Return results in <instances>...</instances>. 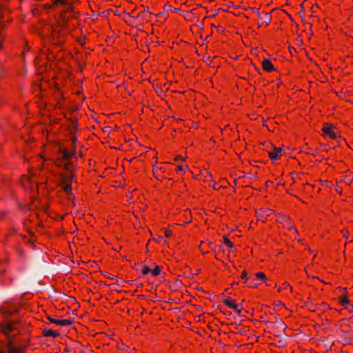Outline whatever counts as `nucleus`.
<instances>
[{
  "label": "nucleus",
  "instance_id": "2eb2a0df",
  "mask_svg": "<svg viewBox=\"0 0 353 353\" xmlns=\"http://www.w3.org/2000/svg\"><path fill=\"white\" fill-rule=\"evenodd\" d=\"M338 301L339 304L343 306L344 309L349 310L350 312H353V304H350V300L347 294H344L339 296Z\"/></svg>",
  "mask_w": 353,
  "mask_h": 353
},
{
  "label": "nucleus",
  "instance_id": "9d476101",
  "mask_svg": "<svg viewBox=\"0 0 353 353\" xmlns=\"http://www.w3.org/2000/svg\"><path fill=\"white\" fill-rule=\"evenodd\" d=\"M152 172L154 176L160 181L166 179L165 176L166 168L163 163L153 165Z\"/></svg>",
  "mask_w": 353,
  "mask_h": 353
},
{
  "label": "nucleus",
  "instance_id": "dca6fc26",
  "mask_svg": "<svg viewBox=\"0 0 353 353\" xmlns=\"http://www.w3.org/2000/svg\"><path fill=\"white\" fill-rule=\"evenodd\" d=\"M47 319L50 323L55 324L57 325L69 326L73 323V321L70 319L59 320L52 316H48Z\"/></svg>",
  "mask_w": 353,
  "mask_h": 353
},
{
  "label": "nucleus",
  "instance_id": "39448f33",
  "mask_svg": "<svg viewBox=\"0 0 353 353\" xmlns=\"http://www.w3.org/2000/svg\"><path fill=\"white\" fill-rule=\"evenodd\" d=\"M37 174V170L31 168L28 173L23 175L21 179V183L26 190L37 191L39 184H43L46 179H39Z\"/></svg>",
  "mask_w": 353,
  "mask_h": 353
},
{
  "label": "nucleus",
  "instance_id": "ddd939ff",
  "mask_svg": "<svg viewBox=\"0 0 353 353\" xmlns=\"http://www.w3.org/2000/svg\"><path fill=\"white\" fill-rule=\"evenodd\" d=\"M339 183H344L345 185L350 186L353 183V171L347 170L341 173Z\"/></svg>",
  "mask_w": 353,
  "mask_h": 353
},
{
  "label": "nucleus",
  "instance_id": "393cba45",
  "mask_svg": "<svg viewBox=\"0 0 353 353\" xmlns=\"http://www.w3.org/2000/svg\"><path fill=\"white\" fill-rule=\"evenodd\" d=\"M206 245H208V246H210V248H212L211 247V245H210V244H209V243H205V242L202 241V242H201V245H200V247H199V248H200L201 252H202V254H206V253H208V252H209V250H208L205 248V246H206Z\"/></svg>",
  "mask_w": 353,
  "mask_h": 353
},
{
  "label": "nucleus",
  "instance_id": "412c9836",
  "mask_svg": "<svg viewBox=\"0 0 353 353\" xmlns=\"http://www.w3.org/2000/svg\"><path fill=\"white\" fill-rule=\"evenodd\" d=\"M223 242L228 248V252H232L234 249V243L225 235L223 237Z\"/></svg>",
  "mask_w": 353,
  "mask_h": 353
},
{
  "label": "nucleus",
  "instance_id": "a19ab883",
  "mask_svg": "<svg viewBox=\"0 0 353 353\" xmlns=\"http://www.w3.org/2000/svg\"><path fill=\"white\" fill-rule=\"evenodd\" d=\"M2 42L0 41V48H1Z\"/></svg>",
  "mask_w": 353,
  "mask_h": 353
},
{
  "label": "nucleus",
  "instance_id": "4c0bfd02",
  "mask_svg": "<svg viewBox=\"0 0 353 353\" xmlns=\"http://www.w3.org/2000/svg\"><path fill=\"white\" fill-rule=\"evenodd\" d=\"M71 133H74L75 130H77V126L75 124H73L72 125V130L71 129Z\"/></svg>",
  "mask_w": 353,
  "mask_h": 353
},
{
  "label": "nucleus",
  "instance_id": "ea45409f",
  "mask_svg": "<svg viewBox=\"0 0 353 353\" xmlns=\"http://www.w3.org/2000/svg\"><path fill=\"white\" fill-rule=\"evenodd\" d=\"M331 182H328V181H325V185H327V187H330V183Z\"/></svg>",
  "mask_w": 353,
  "mask_h": 353
},
{
  "label": "nucleus",
  "instance_id": "7c9ffc66",
  "mask_svg": "<svg viewBox=\"0 0 353 353\" xmlns=\"http://www.w3.org/2000/svg\"><path fill=\"white\" fill-rule=\"evenodd\" d=\"M21 139L26 142V143H31L34 141V138L31 137L30 135H28L27 138L22 136Z\"/></svg>",
  "mask_w": 353,
  "mask_h": 353
},
{
  "label": "nucleus",
  "instance_id": "7ed1b4c3",
  "mask_svg": "<svg viewBox=\"0 0 353 353\" xmlns=\"http://www.w3.org/2000/svg\"><path fill=\"white\" fill-rule=\"evenodd\" d=\"M79 14L74 7L63 9L56 17V23L52 26L51 36L54 42H61V38L64 36L69 28L70 20L77 18Z\"/></svg>",
  "mask_w": 353,
  "mask_h": 353
},
{
  "label": "nucleus",
  "instance_id": "f704fd0d",
  "mask_svg": "<svg viewBox=\"0 0 353 353\" xmlns=\"http://www.w3.org/2000/svg\"><path fill=\"white\" fill-rule=\"evenodd\" d=\"M77 139V137L72 135L71 139H72V148H74V149H75V144H76Z\"/></svg>",
  "mask_w": 353,
  "mask_h": 353
},
{
  "label": "nucleus",
  "instance_id": "9b49d317",
  "mask_svg": "<svg viewBox=\"0 0 353 353\" xmlns=\"http://www.w3.org/2000/svg\"><path fill=\"white\" fill-rule=\"evenodd\" d=\"M273 210L269 208H261L259 210H256L255 216L256 218L257 221H260L263 223L267 221L268 217L273 213Z\"/></svg>",
  "mask_w": 353,
  "mask_h": 353
},
{
  "label": "nucleus",
  "instance_id": "aec40b11",
  "mask_svg": "<svg viewBox=\"0 0 353 353\" xmlns=\"http://www.w3.org/2000/svg\"><path fill=\"white\" fill-rule=\"evenodd\" d=\"M43 335L46 337L52 336L53 338H57L59 336V332L51 329H45L43 331Z\"/></svg>",
  "mask_w": 353,
  "mask_h": 353
},
{
  "label": "nucleus",
  "instance_id": "bb28decb",
  "mask_svg": "<svg viewBox=\"0 0 353 353\" xmlns=\"http://www.w3.org/2000/svg\"><path fill=\"white\" fill-rule=\"evenodd\" d=\"M188 158V156L187 154H185V156H182V155H176L174 158V161L175 162H180V161H185L186 160V159Z\"/></svg>",
  "mask_w": 353,
  "mask_h": 353
},
{
  "label": "nucleus",
  "instance_id": "58836bf2",
  "mask_svg": "<svg viewBox=\"0 0 353 353\" xmlns=\"http://www.w3.org/2000/svg\"><path fill=\"white\" fill-rule=\"evenodd\" d=\"M256 223L254 221H252L250 223V228H253L254 225H255Z\"/></svg>",
  "mask_w": 353,
  "mask_h": 353
},
{
  "label": "nucleus",
  "instance_id": "79ce46f5",
  "mask_svg": "<svg viewBox=\"0 0 353 353\" xmlns=\"http://www.w3.org/2000/svg\"><path fill=\"white\" fill-rule=\"evenodd\" d=\"M264 14H265V16H267V17L268 16V13L265 12Z\"/></svg>",
  "mask_w": 353,
  "mask_h": 353
},
{
  "label": "nucleus",
  "instance_id": "4be33fe9",
  "mask_svg": "<svg viewBox=\"0 0 353 353\" xmlns=\"http://www.w3.org/2000/svg\"><path fill=\"white\" fill-rule=\"evenodd\" d=\"M213 251L214 252V256L216 259L221 261V254L220 253L223 252L224 249L221 245H216L214 246Z\"/></svg>",
  "mask_w": 353,
  "mask_h": 353
},
{
  "label": "nucleus",
  "instance_id": "f8f14e48",
  "mask_svg": "<svg viewBox=\"0 0 353 353\" xmlns=\"http://www.w3.org/2000/svg\"><path fill=\"white\" fill-rule=\"evenodd\" d=\"M223 304L228 307L232 309L238 314H241L242 308L240 305L237 303L236 300L233 299L230 296H227L223 301Z\"/></svg>",
  "mask_w": 353,
  "mask_h": 353
},
{
  "label": "nucleus",
  "instance_id": "473e14b6",
  "mask_svg": "<svg viewBox=\"0 0 353 353\" xmlns=\"http://www.w3.org/2000/svg\"><path fill=\"white\" fill-rule=\"evenodd\" d=\"M247 274H248L247 271L246 270H243V272L241 274V279L242 280H245V283H246L247 279H248V277L247 276Z\"/></svg>",
  "mask_w": 353,
  "mask_h": 353
},
{
  "label": "nucleus",
  "instance_id": "6e6552de",
  "mask_svg": "<svg viewBox=\"0 0 353 353\" xmlns=\"http://www.w3.org/2000/svg\"><path fill=\"white\" fill-rule=\"evenodd\" d=\"M276 221L278 223L281 224L282 227L287 228L288 230H293L296 234H298V230L288 216L283 214H277Z\"/></svg>",
  "mask_w": 353,
  "mask_h": 353
},
{
  "label": "nucleus",
  "instance_id": "b1692460",
  "mask_svg": "<svg viewBox=\"0 0 353 353\" xmlns=\"http://www.w3.org/2000/svg\"><path fill=\"white\" fill-rule=\"evenodd\" d=\"M187 169H188L187 164L178 165L175 168V171L176 172H184Z\"/></svg>",
  "mask_w": 353,
  "mask_h": 353
},
{
  "label": "nucleus",
  "instance_id": "0eeeda50",
  "mask_svg": "<svg viewBox=\"0 0 353 353\" xmlns=\"http://www.w3.org/2000/svg\"><path fill=\"white\" fill-rule=\"evenodd\" d=\"M0 353H26L25 347L16 346L12 341L8 340L0 345Z\"/></svg>",
  "mask_w": 353,
  "mask_h": 353
},
{
  "label": "nucleus",
  "instance_id": "e433bc0d",
  "mask_svg": "<svg viewBox=\"0 0 353 353\" xmlns=\"http://www.w3.org/2000/svg\"><path fill=\"white\" fill-rule=\"evenodd\" d=\"M214 26L215 28H217V30H218V31H219V32H223V30H224V28H223L222 26H217V27H216V26Z\"/></svg>",
  "mask_w": 353,
  "mask_h": 353
},
{
  "label": "nucleus",
  "instance_id": "6ab92c4d",
  "mask_svg": "<svg viewBox=\"0 0 353 353\" xmlns=\"http://www.w3.org/2000/svg\"><path fill=\"white\" fill-rule=\"evenodd\" d=\"M48 50H41L38 55L37 57L35 58L34 61L37 65L40 63V61L43 59V57L46 56V58L48 61H52L54 59V55L52 54H47Z\"/></svg>",
  "mask_w": 353,
  "mask_h": 353
},
{
  "label": "nucleus",
  "instance_id": "2f4dec72",
  "mask_svg": "<svg viewBox=\"0 0 353 353\" xmlns=\"http://www.w3.org/2000/svg\"><path fill=\"white\" fill-rule=\"evenodd\" d=\"M172 231L170 229H166L164 231V235L167 238H170L172 236Z\"/></svg>",
  "mask_w": 353,
  "mask_h": 353
},
{
  "label": "nucleus",
  "instance_id": "5701e85b",
  "mask_svg": "<svg viewBox=\"0 0 353 353\" xmlns=\"http://www.w3.org/2000/svg\"><path fill=\"white\" fill-rule=\"evenodd\" d=\"M289 289L290 292L292 293L293 292V287L290 285V284L288 282H283L279 288L278 291L281 292L283 290Z\"/></svg>",
  "mask_w": 353,
  "mask_h": 353
},
{
  "label": "nucleus",
  "instance_id": "f3484780",
  "mask_svg": "<svg viewBox=\"0 0 353 353\" xmlns=\"http://www.w3.org/2000/svg\"><path fill=\"white\" fill-rule=\"evenodd\" d=\"M282 154V149L276 147H274L273 149L268 152V156L272 161H276L279 159Z\"/></svg>",
  "mask_w": 353,
  "mask_h": 353
},
{
  "label": "nucleus",
  "instance_id": "c756f323",
  "mask_svg": "<svg viewBox=\"0 0 353 353\" xmlns=\"http://www.w3.org/2000/svg\"><path fill=\"white\" fill-rule=\"evenodd\" d=\"M141 273L143 275H147L149 273H151V268L148 266H143L141 270Z\"/></svg>",
  "mask_w": 353,
  "mask_h": 353
},
{
  "label": "nucleus",
  "instance_id": "423d86ee",
  "mask_svg": "<svg viewBox=\"0 0 353 353\" xmlns=\"http://www.w3.org/2000/svg\"><path fill=\"white\" fill-rule=\"evenodd\" d=\"M266 275L263 272H258L255 274H250L246 281L248 286L250 288H256L259 285L265 282Z\"/></svg>",
  "mask_w": 353,
  "mask_h": 353
},
{
  "label": "nucleus",
  "instance_id": "c9c22d12",
  "mask_svg": "<svg viewBox=\"0 0 353 353\" xmlns=\"http://www.w3.org/2000/svg\"><path fill=\"white\" fill-rule=\"evenodd\" d=\"M341 234H343V236L345 238H346V239H347V238H348V234H349V232H348V230H345V229H344V230H342L341 231Z\"/></svg>",
  "mask_w": 353,
  "mask_h": 353
},
{
  "label": "nucleus",
  "instance_id": "c85d7f7f",
  "mask_svg": "<svg viewBox=\"0 0 353 353\" xmlns=\"http://www.w3.org/2000/svg\"><path fill=\"white\" fill-rule=\"evenodd\" d=\"M339 181H336V185H335V188H334V189H335V191H336L339 194L341 195V194H342V193H343V188H342V187H341V186H340V185H339Z\"/></svg>",
  "mask_w": 353,
  "mask_h": 353
},
{
  "label": "nucleus",
  "instance_id": "4468645a",
  "mask_svg": "<svg viewBox=\"0 0 353 353\" xmlns=\"http://www.w3.org/2000/svg\"><path fill=\"white\" fill-rule=\"evenodd\" d=\"M54 8L68 9L73 6V1L70 0H51Z\"/></svg>",
  "mask_w": 353,
  "mask_h": 353
},
{
  "label": "nucleus",
  "instance_id": "cd10ccee",
  "mask_svg": "<svg viewBox=\"0 0 353 353\" xmlns=\"http://www.w3.org/2000/svg\"><path fill=\"white\" fill-rule=\"evenodd\" d=\"M4 9V7L3 6H2L1 3H0V20H1V18H2V12H3V10ZM1 23V29H4L5 27H6V24L3 21H0Z\"/></svg>",
  "mask_w": 353,
  "mask_h": 353
},
{
  "label": "nucleus",
  "instance_id": "f03ea898",
  "mask_svg": "<svg viewBox=\"0 0 353 353\" xmlns=\"http://www.w3.org/2000/svg\"><path fill=\"white\" fill-rule=\"evenodd\" d=\"M19 305L13 303H3L0 307V316L5 319L0 323V332L8 337L16 335L20 330L19 318L9 319V316L16 314Z\"/></svg>",
  "mask_w": 353,
  "mask_h": 353
},
{
  "label": "nucleus",
  "instance_id": "72a5a7b5",
  "mask_svg": "<svg viewBox=\"0 0 353 353\" xmlns=\"http://www.w3.org/2000/svg\"><path fill=\"white\" fill-rule=\"evenodd\" d=\"M43 7L46 10H49V9H52V8H54V6L52 5V2H51V3L43 4Z\"/></svg>",
  "mask_w": 353,
  "mask_h": 353
},
{
  "label": "nucleus",
  "instance_id": "20e7f679",
  "mask_svg": "<svg viewBox=\"0 0 353 353\" xmlns=\"http://www.w3.org/2000/svg\"><path fill=\"white\" fill-rule=\"evenodd\" d=\"M68 172L59 174L58 186L68 196V199L72 200L74 199L72 184L76 178V175L72 170Z\"/></svg>",
  "mask_w": 353,
  "mask_h": 353
},
{
  "label": "nucleus",
  "instance_id": "1a4fd4ad",
  "mask_svg": "<svg viewBox=\"0 0 353 353\" xmlns=\"http://www.w3.org/2000/svg\"><path fill=\"white\" fill-rule=\"evenodd\" d=\"M334 128L335 127L332 123H325L321 129L323 136L331 139H336L339 136L334 131Z\"/></svg>",
  "mask_w": 353,
  "mask_h": 353
},
{
  "label": "nucleus",
  "instance_id": "a878e982",
  "mask_svg": "<svg viewBox=\"0 0 353 353\" xmlns=\"http://www.w3.org/2000/svg\"><path fill=\"white\" fill-rule=\"evenodd\" d=\"M161 272V268L159 265H156L154 269H151V274L153 276H158Z\"/></svg>",
  "mask_w": 353,
  "mask_h": 353
},
{
  "label": "nucleus",
  "instance_id": "f257e3e1",
  "mask_svg": "<svg viewBox=\"0 0 353 353\" xmlns=\"http://www.w3.org/2000/svg\"><path fill=\"white\" fill-rule=\"evenodd\" d=\"M50 134L47 137V143L43 145V151L48 158L52 159L56 166L63 168L66 171H72L74 168V163L71 159L76 154V149L70 150L61 148L59 142L50 139Z\"/></svg>",
  "mask_w": 353,
  "mask_h": 353
},
{
  "label": "nucleus",
  "instance_id": "a211bd4d",
  "mask_svg": "<svg viewBox=\"0 0 353 353\" xmlns=\"http://www.w3.org/2000/svg\"><path fill=\"white\" fill-rule=\"evenodd\" d=\"M262 69L266 72H272L276 71V68L272 64V62L268 59H264L261 62Z\"/></svg>",
  "mask_w": 353,
  "mask_h": 353
}]
</instances>
